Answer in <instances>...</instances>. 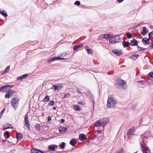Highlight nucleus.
I'll return each instance as SVG.
<instances>
[{
	"label": "nucleus",
	"mask_w": 153,
	"mask_h": 153,
	"mask_svg": "<svg viewBox=\"0 0 153 153\" xmlns=\"http://www.w3.org/2000/svg\"><path fill=\"white\" fill-rule=\"evenodd\" d=\"M137 46V49L139 51V50L142 49V47L138 46V45Z\"/></svg>",
	"instance_id": "58"
},
{
	"label": "nucleus",
	"mask_w": 153,
	"mask_h": 153,
	"mask_svg": "<svg viewBox=\"0 0 153 153\" xmlns=\"http://www.w3.org/2000/svg\"><path fill=\"white\" fill-rule=\"evenodd\" d=\"M8 128H11V129H13V127H10V126H4L3 128V131H4L6 129H8Z\"/></svg>",
	"instance_id": "36"
},
{
	"label": "nucleus",
	"mask_w": 153,
	"mask_h": 153,
	"mask_svg": "<svg viewBox=\"0 0 153 153\" xmlns=\"http://www.w3.org/2000/svg\"><path fill=\"white\" fill-rule=\"evenodd\" d=\"M45 139L44 138L41 137H39L38 139L37 140L41 141V140H45Z\"/></svg>",
	"instance_id": "53"
},
{
	"label": "nucleus",
	"mask_w": 153,
	"mask_h": 153,
	"mask_svg": "<svg viewBox=\"0 0 153 153\" xmlns=\"http://www.w3.org/2000/svg\"><path fill=\"white\" fill-rule=\"evenodd\" d=\"M79 140L81 141H83L87 139L85 135L83 134H81L79 135Z\"/></svg>",
	"instance_id": "8"
},
{
	"label": "nucleus",
	"mask_w": 153,
	"mask_h": 153,
	"mask_svg": "<svg viewBox=\"0 0 153 153\" xmlns=\"http://www.w3.org/2000/svg\"><path fill=\"white\" fill-rule=\"evenodd\" d=\"M109 42L111 43H116V39L115 37H111L109 40Z\"/></svg>",
	"instance_id": "24"
},
{
	"label": "nucleus",
	"mask_w": 153,
	"mask_h": 153,
	"mask_svg": "<svg viewBox=\"0 0 153 153\" xmlns=\"http://www.w3.org/2000/svg\"><path fill=\"white\" fill-rule=\"evenodd\" d=\"M65 142H62V144H60L59 146L60 147L63 149H65Z\"/></svg>",
	"instance_id": "34"
},
{
	"label": "nucleus",
	"mask_w": 153,
	"mask_h": 153,
	"mask_svg": "<svg viewBox=\"0 0 153 153\" xmlns=\"http://www.w3.org/2000/svg\"><path fill=\"white\" fill-rule=\"evenodd\" d=\"M53 90L56 91V90H59L61 89L63 87V86L60 83L56 85H53Z\"/></svg>",
	"instance_id": "6"
},
{
	"label": "nucleus",
	"mask_w": 153,
	"mask_h": 153,
	"mask_svg": "<svg viewBox=\"0 0 153 153\" xmlns=\"http://www.w3.org/2000/svg\"><path fill=\"white\" fill-rule=\"evenodd\" d=\"M142 24H139V25H138L137 26H136L135 27V28H137L138 27H139L140 26V25H141Z\"/></svg>",
	"instance_id": "62"
},
{
	"label": "nucleus",
	"mask_w": 153,
	"mask_h": 153,
	"mask_svg": "<svg viewBox=\"0 0 153 153\" xmlns=\"http://www.w3.org/2000/svg\"><path fill=\"white\" fill-rule=\"evenodd\" d=\"M67 128L66 127H60L59 128V132L62 133H64L65 132L67 131Z\"/></svg>",
	"instance_id": "15"
},
{
	"label": "nucleus",
	"mask_w": 153,
	"mask_h": 153,
	"mask_svg": "<svg viewBox=\"0 0 153 153\" xmlns=\"http://www.w3.org/2000/svg\"><path fill=\"white\" fill-rule=\"evenodd\" d=\"M35 128L38 130H40V126L38 123H36L35 125Z\"/></svg>",
	"instance_id": "39"
},
{
	"label": "nucleus",
	"mask_w": 153,
	"mask_h": 153,
	"mask_svg": "<svg viewBox=\"0 0 153 153\" xmlns=\"http://www.w3.org/2000/svg\"><path fill=\"white\" fill-rule=\"evenodd\" d=\"M77 143V140L75 138H73L72 139L70 142V144L73 146H75L76 144Z\"/></svg>",
	"instance_id": "12"
},
{
	"label": "nucleus",
	"mask_w": 153,
	"mask_h": 153,
	"mask_svg": "<svg viewBox=\"0 0 153 153\" xmlns=\"http://www.w3.org/2000/svg\"><path fill=\"white\" fill-rule=\"evenodd\" d=\"M31 152L32 153H44L42 151L36 149H32Z\"/></svg>",
	"instance_id": "11"
},
{
	"label": "nucleus",
	"mask_w": 153,
	"mask_h": 153,
	"mask_svg": "<svg viewBox=\"0 0 153 153\" xmlns=\"http://www.w3.org/2000/svg\"><path fill=\"white\" fill-rule=\"evenodd\" d=\"M105 34H102L100 35L98 37V39H105Z\"/></svg>",
	"instance_id": "37"
},
{
	"label": "nucleus",
	"mask_w": 153,
	"mask_h": 153,
	"mask_svg": "<svg viewBox=\"0 0 153 153\" xmlns=\"http://www.w3.org/2000/svg\"><path fill=\"white\" fill-rule=\"evenodd\" d=\"M22 137V133H18L16 134V138L18 141L20 140Z\"/></svg>",
	"instance_id": "19"
},
{
	"label": "nucleus",
	"mask_w": 153,
	"mask_h": 153,
	"mask_svg": "<svg viewBox=\"0 0 153 153\" xmlns=\"http://www.w3.org/2000/svg\"><path fill=\"white\" fill-rule=\"evenodd\" d=\"M124 0H117V1L119 3H121Z\"/></svg>",
	"instance_id": "60"
},
{
	"label": "nucleus",
	"mask_w": 153,
	"mask_h": 153,
	"mask_svg": "<svg viewBox=\"0 0 153 153\" xmlns=\"http://www.w3.org/2000/svg\"><path fill=\"white\" fill-rule=\"evenodd\" d=\"M64 59H65V58H61L59 57V60H64Z\"/></svg>",
	"instance_id": "61"
},
{
	"label": "nucleus",
	"mask_w": 153,
	"mask_h": 153,
	"mask_svg": "<svg viewBox=\"0 0 153 153\" xmlns=\"http://www.w3.org/2000/svg\"><path fill=\"white\" fill-rule=\"evenodd\" d=\"M74 110L76 111H79L81 110L80 107L77 105H75L74 106Z\"/></svg>",
	"instance_id": "26"
},
{
	"label": "nucleus",
	"mask_w": 153,
	"mask_h": 153,
	"mask_svg": "<svg viewBox=\"0 0 153 153\" xmlns=\"http://www.w3.org/2000/svg\"><path fill=\"white\" fill-rule=\"evenodd\" d=\"M111 35H112V34H107V35H106L105 34V39H108L109 38L111 37Z\"/></svg>",
	"instance_id": "44"
},
{
	"label": "nucleus",
	"mask_w": 153,
	"mask_h": 153,
	"mask_svg": "<svg viewBox=\"0 0 153 153\" xmlns=\"http://www.w3.org/2000/svg\"><path fill=\"white\" fill-rule=\"evenodd\" d=\"M130 45L132 46H136L138 45V43L136 40L133 39L130 43Z\"/></svg>",
	"instance_id": "17"
},
{
	"label": "nucleus",
	"mask_w": 153,
	"mask_h": 153,
	"mask_svg": "<svg viewBox=\"0 0 153 153\" xmlns=\"http://www.w3.org/2000/svg\"><path fill=\"white\" fill-rule=\"evenodd\" d=\"M148 32V30H146V27H143V29L142 30V31L141 33V34L143 35H145Z\"/></svg>",
	"instance_id": "20"
},
{
	"label": "nucleus",
	"mask_w": 153,
	"mask_h": 153,
	"mask_svg": "<svg viewBox=\"0 0 153 153\" xmlns=\"http://www.w3.org/2000/svg\"><path fill=\"white\" fill-rule=\"evenodd\" d=\"M142 41L143 42H145L146 45L149 44L150 43L149 42H148L147 40L146 39V38H143L142 39ZM144 44L145 45V43Z\"/></svg>",
	"instance_id": "29"
},
{
	"label": "nucleus",
	"mask_w": 153,
	"mask_h": 153,
	"mask_svg": "<svg viewBox=\"0 0 153 153\" xmlns=\"http://www.w3.org/2000/svg\"><path fill=\"white\" fill-rule=\"evenodd\" d=\"M101 120L103 125L106 124L109 121V120L108 118H104Z\"/></svg>",
	"instance_id": "27"
},
{
	"label": "nucleus",
	"mask_w": 153,
	"mask_h": 153,
	"mask_svg": "<svg viewBox=\"0 0 153 153\" xmlns=\"http://www.w3.org/2000/svg\"><path fill=\"white\" fill-rule=\"evenodd\" d=\"M54 104V102L53 100H51L48 103V105L50 106H53Z\"/></svg>",
	"instance_id": "43"
},
{
	"label": "nucleus",
	"mask_w": 153,
	"mask_h": 153,
	"mask_svg": "<svg viewBox=\"0 0 153 153\" xmlns=\"http://www.w3.org/2000/svg\"><path fill=\"white\" fill-rule=\"evenodd\" d=\"M83 45L82 43H80L79 45H76L74 47V51H76L79 48H82Z\"/></svg>",
	"instance_id": "16"
},
{
	"label": "nucleus",
	"mask_w": 153,
	"mask_h": 153,
	"mask_svg": "<svg viewBox=\"0 0 153 153\" xmlns=\"http://www.w3.org/2000/svg\"><path fill=\"white\" fill-rule=\"evenodd\" d=\"M78 104H81L82 105H85V102H79Z\"/></svg>",
	"instance_id": "54"
},
{
	"label": "nucleus",
	"mask_w": 153,
	"mask_h": 153,
	"mask_svg": "<svg viewBox=\"0 0 153 153\" xmlns=\"http://www.w3.org/2000/svg\"><path fill=\"white\" fill-rule=\"evenodd\" d=\"M61 122L62 123H63L64 122H65V120L64 119H62L61 120Z\"/></svg>",
	"instance_id": "59"
},
{
	"label": "nucleus",
	"mask_w": 153,
	"mask_h": 153,
	"mask_svg": "<svg viewBox=\"0 0 153 153\" xmlns=\"http://www.w3.org/2000/svg\"><path fill=\"white\" fill-rule=\"evenodd\" d=\"M4 111H5V109H4L1 112V113H0V118H1V117L2 114H3L4 113Z\"/></svg>",
	"instance_id": "50"
},
{
	"label": "nucleus",
	"mask_w": 153,
	"mask_h": 153,
	"mask_svg": "<svg viewBox=\"0 0 153 153\" xmlns=\"http://www.w3.org/2000/svg\"><path fill=\"white\" fill-rule=\"evenodd\" d=\"M29 121L28 120V115L27 114V113L25 115V121Z\"/></svg>",
	"instance_id": "47"
},
{
	"label": "nucleus",
	"mask_w": 153,
	"mask_h": 153,
	"mask_svg": "<svg viewBox=\"0 0 153 153\" xmlns=\"http://www.w3.org/2000/svg\"><path fill=\"white\" fill-rule=\"evenodd\" d=\"M117 103V101L113 97L108 98L107 102V107L109 108H112L115 106Z\"/></svg>",
	"instance_id": "2"
},
{
	"label": "nucleus",
	"mask_w": 153,
	"mask_h": 153,
	"mask_svg": "<svg viewBox=\"0 0 153 153\" xmlns=\"http://www.w3.org/2000/svg\"><path fill=\"white\" fill-rule=\"evenodd\" d=\"M126 36L128 39H130L132 37V35L129 32L126 33Z\"/></svg>",
	"instance_id": "42"
},
{
	"label": "nucleus",
	"mask_w": 153,
	"mask_h": 153,
	"mask_svg": "<svg viewBox=\"0 0 153 153\" xmlns=\"http://www.w3.org/2000/svg\"><path fill=\"white\" fill-rule=\"evenodd\" d=\"M7 92L6 94L5 95V98H9L11 97H13V96L15 92V91H12V90L8 89L7 91Z\"/></svg>",
	"instance_id": "5"
},
{
	"label": "nucleus",
	"mask_w": 153,
	"mask_h": 153,
	"mask_svg": "<svg viewBox=\"0 0 153 153\" xmlns=\"http://www.w3.org/2000/svg\"><path fill=\"white\" fill-rule=\"evenodd\" d=\"M51 120V117H48V121H47V122L48 123L49 121H50V120Z\"/></svg>",
	"instance_id": "55"
},
{
	"label": "nucleus",
	"mask_w": 153,
	"mask_h": 153,
	"mask_svg": "<svg viewBox=\"0 0 153 153\" xmlns=\"http://www.w3.org/2000/svg\"><path fill=\"white\" fill-rule=\"evenodd\" d=\"M149 36L153 37V31L149 33Z\"/></svg>",
	"instance_id": "49"
},
{
	"label": "nucleus",
	"mask_w": 153,
	"mask_h": 153,
	"mask_svg": "<svg viewBox=\"0 0 153 153\" xmlns=\"http://www.w3.org/2000/svg\"><path fill=\"white\" fill-rule=\"evenodd\" d=\"M97 132L98 133H101L102 132V131L101 130H99L97 131Z\"/></svg>",
	"instance_id": "56"
},
{
	"label": "nucleus",
	"mask_w": 153,
	"mask_h": 153,
	"mask_svg": "<svg viewBox=\"0 0 153 153\" xmlns=\"http://www.w3.org/2000/svg\"><path fill=\"white\" fill-rule=\"evenodd\" d=\"M1 13L0 14H1L2 15H3V16H4V17H7L8 16L7 14L6 13V12L5 11V12L4 10L1 11Z\"/></svg>",
	"instance_id": "32"
},
{
	"label": "nucleus",
	"mask_w": 153,
	"mask_h": 153,
	"mask_svg": "<svg viewBox=\"0 0 153 153\" xmlns=\"http://www.w3.org/2000/svg\"><path fill=\"white\" fill-rule=\"evenodd\" d=\"M148 76L150 78H153V73L152 72H150L149 74H148Z\"/></svg>",
	"instance_id": "45"
},
{
	"label": "nucleus",
	"mask_w": 153,
	"mask_h": 153,
	"mask_svg": "<svg viewBox=\"0 0 153 153\" xmlns=\"http://www.w3.org/2000/svg\"><path fill=\"white\" fill-rule=\"evenodd\" d=\"M134 130L133 129H130L129 131L127 132V135L128 137H130L131 134L133 135V133L134 132Z\"/></svg>",
	"instance_id": "21"
},
{
	"label": "nucleus",
	"mask_w": 153,
	"mask_h": 153,
	"mask_svg": "<svg viewBox=\"0 0 153 153\" xmlns=\"http://www.w3.org/2000/svg\"><path fill=\"white\" fill-rule=\"evenodd\" d=\"M112 52L115 55L119 56L121 55L123 53L122 51L121 50L114 49L112 51Z\"/></svg>",
	"instance_id": "7"
},
{
	"label": "nucleus",
	"mask_w": 153,
	"mask_h": 153,
	"mask_svg": "<svg viewBox=\"0 0 153 153\" xmlns=\"http://www.w3.org/2000/svg\"><path fill=\"white\" fill-rule=\"evenodd\" d=\"M142 49L139 50V51H143V50H146V48H143L142 47Z\"/></svg>",
	"instance_id": "57"
},
{
	"label": "nucleus",
	"mask_w": 153,
	"mask_h": 153,
	"mask_svg": "<svg viewBox=\"0 0 153 153\" xmlns=\"http://www.w3.org/2000/svg\"><path fill=\"white\" fill-rule=\"evenodd\" d=\"M90 98L92 100L93 105V106H94V96L93 95L90 94Z\"/></svg>",
	"instance_id": "33"
},
{
	"label": "nucleus",
	"mask_w": 153,
	"mask_h": 153,
	"mask_svg": "<svg viewBox=\"0 0 153 153\" xmlns=\"http://www.w3.org/2000/svg\"><path fill=\"white\" fill-rule=\"evenodd\" d=\"M57 147L58 146L56 145L52 144L49 146L48 148L50 151H54Z\"/></svg>",
	"instance_id": "10"
},
{
	"label": "nucleus",
	"mask_w": 153,
	"mask_h": 153,
	"mask_svg": "<svg viewBox=\"0 0 153 153\" xmlns=\"http://www.w3.org/2000/svg\"><path fill=\"white\" fill-rule=\"evenodd\" d=\"M10 69V66L9 65V66H7L4 70V73H5L7 72L8 71H9Z\"/></svg>",
	"instance_id": "40"
},
{
	"label": "nucleus",
	"mask_w": 153,
	"mask_h": 153,
	"mask_svg": "<svg viewBox=\"0 0 153 153\" xmlns=\"http://www.w3.org/2000/svg\"><path fill=\"white\" fill-rule=\"evenodd\" d=\"M25 126H26V127L28 128L29 129V126H30V124L29 123V121H25Z\"/></svg>",
	"instance_id": "38"
},
{
	"label": "nucleus",
	"mask_w": 153,
	"mask_h": 153,
	"mask_svg": "<svg viewBox=\"0 0 153 153\" xmlns=\"http://www.w3.org/2000/svg\"><path fill=\"white\" fill-rule=\"evenodd\" d=\"M136 108V106H133L132 107V109H133V110H135Z\"/></svg>",
	"instance_id": "63"
},
{
	"label": "nucleus",
	"mask_w": 153,
	"mask_h": 153,
	"mask_svg": "<svg viewBox=\"0 0 153 153\" xmlns=\"http://www.w3.org/2000/svg\"><path fill=\"white\" fill-rule=\"evenodd\" d=\"M151 135L149 131H146L144 134V137H148Z\"/></svg>",
	"instance_id": "30"
},
{
	"label": "nucleus",
	"mask_w": 153,
	"mask_h": 153,
	"mask_svg": "<svg viewBox=\"0 0 153 153\" xmlns=\"http://www.w3.org/2000/svg\"><path fill=\"white\" fill-rule=\"evenodd\" d=\"M85 49L87 51L88 54H91L93 53V52L92 49L90 48L88 46H86L85 47Z\"/></svg>",
	"instance_id": "18"
},
{
	"label": "nucleus",
	"mask_w": 153,
	"mask_h": 153,
	"mask_svg": "<svg viewBox=\"0 0 153 153\" xmlns=\"http://www.w3.org/2000/svg\"><path fill=\"white\" fill-rule=\"evenodd\" d=\"M150 48H153V42L152 43V45H150Z\"/></svg>",
	"instance_id": "64"
},
{
	"label": "nucleus",
	"mask_w": 153,
	"mask_h": 153,
	"mask_svg": "<svg viewBox=\"0 0 153 153\" xmlns=\"http://www.w3.org/2000/svg\"><path fill=\"white\" fill-rule=\"evenodd\" d=\"M19 100L16 97L12 98L11 102L13 108L16 109L18 107Z\"/></svg>",
	"instance_id": "4"
},
{
	"label": "nucleus",
	"mask_w": 153,
	"mask_h": 153,
	"mask_svg": "<svg viewBox=\"0 0 153 153\" xmlns=\"http://www.w3.org/2000/svg\"><path fill=\"white\" fill-rule=\"evenodd\" d=\"M139 56V55L137 54H134L131 56L130 58L133 60H135Z\"/></svg>",
	"instance_id": "23"
},
{
	"label": "nucleus",
	"mask_w": 153,
	"mask_h": 153,
	"mask_svg": "<svg viewBox=\"0 0 153 153\" xmlns=\"http://www.w3.org/2000/svg\"><path fill=\"white\" fill-rule=\"evenodd\" d=\"M116 39V43L120 42L121 41V39L119 36H115Z\"/></svg>",
	"instance_id": "28"
},
{
	"label": "nucleus",
	"mask_w": 153,
	"mask_h": 153,
	"mask_svg": "<svg viewBox=\"0 0 153 153\" xmlns=\"http://www.w3.org/2000/svg\"><path fill=\"white\" fill-rule=\"evenodd\" d=\"M54 57H52L50 59H49L48 61V63H51L53 61H55Z\"/></svg>",
	"instance_id": "41"
},
{
	"label": "nucleus",
	"mask_w": 153,
	"mask_h": 153,
	"mask_svg": "<svg viewBox=\"0 0 153 153\" xmlns=\"http://www.w3.org/2000/svg\"><path fill=\"white\" fill-rule=\"evenodd\" d=\"M116 153H123V148H120L116 152Z\"/></svg>",
	"instance_id": "35"
},
{
	"label": "nucleus",
	"mask_w": 153,
	"mask_h": 153,
	"mask_svg": "<svg viewBox=\"0 0 153 153\" xmlns=\"http://www.w3.org/2000/svg\"><path fill=\"white\" fill-rule=\"evenodd\" d=\"M70 95V94L68 93H66L64 97V98H65L66 97H68V96Z\"/></svg>",
	"instance_id": "51"
},
{
	"label": "nucleus",
	"mask_w": 153,
	"mask_h": 153,
	"mask_svg": "<svg viewBox=\"0 0 153 153\" xmlns=\"http://www.w3.org/2000/svg\"><path fill=\"white\" fill-rule=\"evenodd\" d=\"M68 53H69L68 51L67 52H66L63 53H62L60 56H64L68 54Z\"/></svg>",
	"instance_id": "46"
},
{
	"label": "nucleus",
	"mask_w": 153,
	"mask_h": 153,
	"mask_svg": "<svg viewBox=\"0 0 153 153\" xmlns=\"http://www.w3.org/2000/svg\"><path fill=\"white\" fill-rule=\"evenodd\" d=\"M55 61L59 60V57H54Z\"/></svg>",
	"instance_id": "52"
},
{
	"label": "nucleus",
	"mask_w": 153,
	"mask_h": 153,
	"mask_svg": "<svg viewBox=\"0 0 153 153\" xmlns=\"http://www.w3.org/2000/svg\"><path fill=\"white\" fill-rule=\"evenodd\" d=\"M103 125V123H102L101 120H100L96 122L95 124V126H100Z\"/></svg>",
	"instance_id": "13"
},
{
	"label": "nucleus",
	"mask_w": 153,
	"mask_h": 153,
	"mask_svg": "<svg viewBox=\"0 0 153 153\" xmlns=\"http://www.w3.org/2000/svg\"><path fill=\"white\" fill-rule=\"evenodd\" d=\"M10 132L8 131H6L4 133V136L5 138H8L10 137V135L9 134Z\"/></svg>",
	"instance_id": "25"
},
{
	"label": "nucleus",
	"mask_w": 153,
	"mask_h": 153,
	"mask_svg": "<svg viewBox=\"0 0 153 153\" xmlns=\"http://www.w3.org/2000/svg\"><path fill=\"white\" fill-rule=\"evenodd\" d=\"M122 44L124 48H127L129 47L130 45V43L128 42L123 41L122 42Z\"/></svg>",
	"instance_id": "14"
},
{
	"label": "nucleus",
	"mask_w": 153,
	"mask_h": 153,
	"mask_svg": "<svg viewBox=\"0 0 153 153\" xmlns=\"http://www.w3.org/2000/svg\"><path fill=\"white\" fill-rule=\"evenodd\" d=\"M50 100V98L48 96H46L44 99L43 101L44 102H48Z\"/></svg>",
	"instance_id": "31"
},
{
	"label": "nucleus",
	"mask_w": 153,
	"mask_h": 153,
	"mask_svg": "<svg viewBox=\"0 0 153 153\" xmlns=\"http://www.w3.org/2000/svg\"><path fill=\"white\" fill-rule=\"evenodd\" d=\"M28 75L27 74H24L23 75L19 76L17 78V79L19 80H21L22 79H25Z\"/></svg>",
	"instance_id": "22"
},
{
	"label": "nucleus",
	"mask_w": 153,
	"mask_h": 153,
	"mask_svg": "<svg viewBox=\"0 0 153 153\" xmlns=\"http://www.w3.org/2000/svg\"><path fill=\"white\" fill-rule=\"evenodd\" d=\"M141 146H142L141 150L143 153H150V151L147 149L145 148L143 145L142 143H140Z\"/></svg>",
	"instance_id": "9"
},
{
	"label": "nucleus",
	"mask_w": 153,
	"mask_h": 153,
	"mask_svg": "<svg viewBox=\"0 0 153 153\" xmlns=\"http://www.w3.org/2000/svg\"><path fill=\"white\" fill-rule=\"evenodd\" d=\"M116 86L118 88L122 89L126 88L127 85L125 81L119 79L117 80Z\"/></svg>",
	"instance_id": "1"
},
{
	"label": "nucleus",
	"mask_w": 153,
	"mask_h": 153,
	"mask_svg": "<svg viewBox=\"0 0 153 153\" xmlns=\"http://www.w3.org/2000/svg\"><path fill=\"white\" fill-rule=\"evenodd\" d=\"M74 4L77 6H79L80 4V2L79 1H76L75 2Z\"/></svg>",
	"instance_id": "48"
},
{
	"label": "nucleus",
	"mask_w": 153,
	"mask_h": 153,
	"mask_svg": "<svg viewBox=\"0 0 153 153\" xmlns=\"http://www.w3.org/2000/svg\"><path fill=\"white\" fill-rule=\"evenodd\" d=\"M14 85H4L0 87V92L3 93L6 92L8 89H10Z\"/></svg>",
	"instance_id": "3"
}]
</instances>
